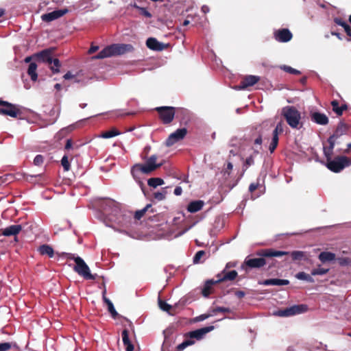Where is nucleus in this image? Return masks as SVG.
Masks as SVG:
<instances>
[{"mask_svg":"<svg viewBox=\"0 0 351 351\" xmlns=\"http://www.w3.org/2000/svg\"><path fill=\"white\" fill-rule=\"evenodd\" d=\"M48 65L49 66V69L53 74L60 73L61 63L58 58H52L51 64Z\"/></svg>","mask_w":351,"mask_h":351,"instance_id":"nucleus-33","label":"nucleus"},{"mask_svg":"<svg viewBox=\"0 0 351 351\" xmlns=\"http://www.w3.org/2000/svg\"><path fill=\"white\" fill-rule=\"evenodd\" d=\"M333 111L339 116L343 114V110L347 109V105L343 104L341 106H339V102L337 100L331 101Z\"/></svg>","mask_w":351,"mask_h":351,"instance_id":"nucleus-31","label":"nucleus"},{"mask_svg":"<svg viewBox=\"0 0 351 351\" xmlns=\"http://www.w3.org/2000/svg\"><path fill=\"white\" fill-rule=\"evenodd\" d=\"M22 230L20 224L12 225L3 230L2 234L5 237L16 236Z\"/></svg>","mask_w":351,"mask_h":351,"instance_id":"nucleus-21","label":"nucleus"},{"mask_svg":"<svg viewBox=\"0 0 351 351\" xmlns=\"http://www.w3.org/2000/svg\"><path fill=\"white\" fill-rule=\"evenodd\" d=\"M334 22L337 25L341 26L344 29L347 35L351 37V27H350L349 25H348V23L346 21H343L340 18H335L334 19Z\"/></svg>","mask_w":351,"mask_h":351,"instance_id":"nucleus-32","label":"nucleus"},{"mask_svg":"<svg viewBox=\"0 0 351 351\" xmlns=\"http://www.w3.org/2000/svg\"><path fill=\"white\" fill-rule=\"evenodd\" d=\"M134 47L130 44H112L100 51L95 58L96 59H104L114 56L123 55L127 52L132 51Z\"/></svg>","mask_w":351,"mask_h":351,"instance_id":"nucleus-2","label":"nucleus"},{"mask_svg":"<svg viewBox=\"0 0 351 351\" xmlns=\"http://www.w3.org/2000/svg\"><path fill=\"white\" fill-rule=\"evenodd\" d=\"M37 64L35 62H30L27 73L29 75L32 81L36 82L38 80V74L36 73Z\"/></svg>","mask_w":351,"mask_h":351,"instance_id":"nucleus-29","label":"nucleus"},{"mask_svg":"<svg viewBox=\"0 0 351 351\" xmlns=\"http://www.w3.org/2000/svg\"><path fill=\"white\" fill-rule=\"evenodd\" d=\"M295 278L298 280H304V281H306V282H311V283H313L315 282L313 278L311 275H309L304 271H300V272L296 274Z\"/></svg>","mask_w":351,"mask_h":351,"instance_id":"nucleus-34","label":"nucleus"},{"mask_svg":"<svg viewBox=\"0 0 351 351\" xmlns=\"http://www.w3.org/2000/svg\"><path fill=\"white\" fill-rule=\"evenodd\" d=\"M259 181H260V178H258L257 179V182L256 183H252V184H250V185L249 186V191L250 192H253L254 191H255L258 187V186L260 185Z\"/></svg>","mask_w":351,"mask_h":351,"instance_id":"nucleus-51","label":"nucleus"},{"mask_svg":"<svg viewBox=\"0 0 351 351\" xmlns=\"http://www.w3.org/2000/svg\"><path fill=\"white\" fill-rule=\"evenodd\" d=\"M210 316H213L212 313L211 314H202L196 317V320L198 322H202V321H204V320L208 319Z\"/></svg>","mask_w":351,"mask_h":351,"instance_id":"nucleus-52","label":"nucleus"},{"mask_svg":"<svg viewBox=\"0 0 351 351\" xmlns=\"http://www.w3.org/2000/svg\"><path fill=\"white\" fill-rule=\"evenodd\" d=\"M12 348V343H11V342L0 343V351H8Z\"/></svg>","mask_w":351,"mask_h":351,"instance_id":"nucleus-46","label":"nucleus"},{"mask_svg":"<svg viewBox=\"0 0 351 351\" xmlns=\"http://www.w3.org/2000/svg\"><path fill=\"white\" fill-rule=\"evenodd\" d=\"M174 194L177 196L180 195L182 193V189L181 186H176L173 191Z\"/></svg>","mask_w":351,"mask_h":351,"instance_id":"nucleus-56","label":"nucleus"},{"mask_svg":"<svg viewBox=\"0 0 351 351\" xmlns=\"http://www.w3.org/2000/svg\"><path fill=\"white\" fill-rule=\"evenodd\" d=\"M210 9L208 8V6L204 5L202 7V12H204V14H206L209 12Z\"/></svg>","mask_w":351,"mask_h":351,"instance_id":"nucleus-64","label":"nucleus"},{"mask_svg":"<svg viewBox=\"0 0 351 351\" xmlns=\"http://www.w3.org/2000/svg\"><path fill=\"white\" fill-rule=\"evenodd\" d=\"M218 312L230 313V312H231V309L229 308H227V307L217 306L215 308L212 310V315H215Z\"/></svg>","mask_w":351,"mask_h":351,"instance_id":"nucleus-44","label":"nucleus"},{"mask_svg":"<svg viewBox=\"0 0 351 351\" xmlns=\"http://www.w3.org/2000/svg\"><path fill=\"white\" fill-rule=\"evenodd\" d=\"M308 310V306L306 304H296L293 305L290 307L286 308L285 309L278 310L274 312V315L287 317L295 315H299L303 313L306 312Z\"/></svg>","mask_w":351,"mask_h":351,"instance_id":"nucleus-8","label":"nucleus"},{"mask_svg":"<svg viewBox=\"0 0 351 351\" xmlns=\"http://www.w3.org/2000/svg\"><path fill=\"white\" fill-rule=\"evenodd\" d=\"M289 254V252L275 250L273 249H266L262 250V252L258 254L265 257H279ZM290 255L292 258V260L294 261L308 260V254L306 252L295 250L290 252Z\"/></svg>","mask_w":351,"mask_h":351,"instance_id":"nucleus-4","label":"nucleus"},{"mask_svg":"<svg viewBox=\"0 0 351 351\" xmlns=\"http://www.w3.org/2000/svg\"><path fill=\"white\" fill-rule=\"evenodd\" d=\"M205 254V252L204 250L197 251L193 258V262L194 264H197L199 263L201 258Z\"/></svg>","mask_w":351,"mask_h":351,"instance_id":"nucleus-45","label":"nucleus"},{"mask_svg":"<svg viewBox=\"0 0 351 351\" xmlns=\"http://www.w3.org/2000/svg\"><path fill=\"white\" fill-rule=\"evenodd\" d=\"M348 130L347 125L342 121H340L335 131V132L331 135L332 137L335 138H339L341 136L345 134Z\"/></svg>","mask_w":351,"mask_h":351,"instance_id":"nucleus-27","label":"nucleus"},{"mask_svg":"<svg viewBox=\"0 0 351 351\" xmlns=\"http://www.w3.org/2000/svg\"><path fill=\"white\" fill-rule=\"evenodd\" d=\"M254 164V159L253 156H250L245 160L244 163V167L247 169L250 166L253 165Z\"/></svg>","mask_w":351,"mask_h":351,"instance_id":"nucleus-49","label":"nucleus"},{"mask_svg":"<svg viewBox=\"0 0 351 351\" xmlns=\"http://www.w3.org/2000/svg\"><path fill=\"white\" fill-rule=\"evenodd\" d=\"M187 134V130L185 128H179L171 133L166 140V145L172 146L176 143L183 139Z\"/></svg>","mask_w":351,"mask_h":351,"instance_id":"nucleus-12","label":"nucleus"},{"mask_svg":"<svg viewBox=\"0 0 351 351\" xmlns=\"http://www.w3.org/2000/svg\"><path fill=\"white\" fill-rule=\"evenodd\" d=\"M72 147H73V143H72L71 139H67L64 148L66 149H70L72 148Z\"/></svg>","mask_w":351,"mask_h":351,"instance_id":"nucleus-57","label":"nucleus"},{"mask_svg":"<svg viewBox=\"0 0 351 351\" xmlns=\"http://www.w3.org/2000/svg\"><path fill=\"white\" fill-rule=\"evenodd\" d=\"M61 165L65 171H68L70 169L71 165L69 162L68 156L64 155L61 160Z\"/></svg>","mask_w":351,"mask_h":351,"instance_id":"nucleus-43","label":"nucleus"},{"mask_svg":"<svg viewBox=\"0 0 351 351\" xmlns=\"http://www.w3.org/2000/svg\"><path fill=\"white\" fill-rule=\"evenodd\" d=\"M339 263L341 266H345L349 264L350 261L348 258H341L338 259Z\"/></svg>","mask_w":351,"mask_h":351,"instance_id":"nucleus-54","label":"nucleus"},{"mask_svg":"<svg viewBox=\"0 0 351 351\" xmlns=\"http://www.w3.org/2000/svg\"><path fill=\"white\" fill-rule=\"evenodd\" d=\"M1 106L2 107L0 108V114L2 115L16 118L21 113L20 106L19 105L4 101Z\"/></svg>","mask_w":351,"mask_h":351,"instance_id":"nucleus-9","label":"nucleus"},{"mask_svg":"<svg viewBox=\"0 0 351 351\" xmlns=\"http://www.w3.org/2000/svg\"><path fill=\"white\" fill-rule=\"evenodd\" d=\"M310 117L313 122L320 125H326L329 121L328 117L324 113L319 112H311Z\"/></svg>","mask_w":351,"mask_h":351,"instance_id":"nucleus-17","label":"nucleus"},{"mask_svg":"<svg viewBox=\"0 0 351 351\" xmlns=\"http://www.w3.org/2000/svg\"><path fill=\"white\" fill-rule=\"evenodd\" d=\"M260 80V77L257 75H246L240 84L235 87L236 90H244L248 86H252L256 84Z\"/></svg>","mask_w":351,"mask_h":351,"instance_id":"nucleus-14","label":"nucleus"},{"mask_svg":"<svg viewBox=\"0 0 351 351\" xmlns=\"http://www.w3.org/2000/svg\"><path fill=\"white\" fill-rule=\"evenodd\" d=\"M157 160V156L156 154L152 155L147 160H146L144 165L141 164H136L134 165L132 169L131 173L133 178L136 180L138 178V173L141 172L145 174H149L152 171L156 170L158 167L162 166V163H156Z\"/></svg>","mask_w":351,"mask_h":351,"instance_id":"nucleus-3","label":"nucleus"},{"mask_svg":"<svg viewBox=\"0 0 351 351\" xmlns=\"http://www.w3.org/2000/svg\"><path fill=\"white\" fill-rule=\"evenodd\" d=\"M99 207L103 211L106 226L126 233L123 229L128 228L132 223L130 213L122 210L119 203L110 198H101Z\"/></svg>","mask_w":351,"mask_h":351,"instance_id":"nucleus-1","label":"nucleus"},{"mask_svg":"<svg viewBox=\"0 0 351 351\" xmlns=\"http://www.w3.org/2000/svg\"><path fill=\"white\" fill-rule=\"evenodd\" d=\"M152 206L151 204H147L145 207H144L143 209L138 210L136 211L134 217L136 219L139 220L141 219V217L144 215L145 212L148 210L149 208Z\"/></svg>","mask_w":351,"mask_h":351,"instance_id":"nucleus-40","label":"nucleus"},{"mask_svg":"<svg viewBox=\"0 0 351 351\" xmlns=\"http://www.w3.org/2000/svg\"><path fill=\"white\" fill-rule=\"evenodd\" d=\"M258 284L265 286H283L288 285L289 280L287 279L269 278L261 281Z\"/></svg>","mask_w":351,"mask_h":351,"instance_id":"nucleus-20","label":"nucleus"},{"mask_svg":"<svg viewBox=\"0 0 351 351\" xmlns=\"http://www.w3.org/2000/svg\"><path fill=\"white\" fill-rule=\"evenodd\" d=\"M98 49H99V47L98 46H91L90 48L88 50V53H93L94 52H95Z\"/></svg>","mask_w":351,"mask_h":351,"instance_id":"nucleus-61","label":"nucleus"},{"mask_svg":"<svg viewBox=\"0 0 351 351\" xmlns=\"http://www.w3.org/2000/svg\"><path fill=\"white\" fill-rule=\"evenodd\" d=\"M283 70L289 73H291V74H294V75H299L300 74V71L295 69H293L292 68L291 66H286V65H284L283 67H282Z\"/></svg>","mask_w":351,"mask_h":351,"instance_id":"nucleus-47","label":"nucleus"},{"mask_svg":"<svg viewBox=\"0 0 351 351\" xmlns=\"http://www.w3.org/2000/svg\"><path fill=\"white\" fill-rule=\"evenodd\" d=\"M43 156L40 154H38L35 156L34 159V164L36 166H39L43 163Z\"/></svg>","mask_w":351,"mask_h":351,"instance_id":"nucleus-50","label":"nucleus"},{"mask_svg":"<svg viewBox=\"0 0 351 351\" xmlns=\"http://www.w3.org/2000/svg\"><path fill=\"white\" fill-rule=\"evenodd\" d=\"M245 264L250 268H261L266 264V261L264 258H246Z\"/></svg>","mask_w":351,"mask_h":351,"instance_id":"nucleus-19","label":"nucleus"},{"mask_svg":"<svg viewBox=\"0 0 351 351\" xmlns=\"http://www.w3.org/2000/svg\"><path fill=\"white\" fill-rule=\"evenodd\" d=\"M167 193V187L162 188L161 191L156 192L154 193V197L157 201H162L165 199Z\"/></svg>","mask_w":351,"mask_h":351,"instance_id":"nucleus-37","label":"nucleus"},{"mask_svg":"<svg viewBox=\"0 0 351 351\" xmlns=\"http://www.w3.org/2000/svg\"><path fill=\"white\" fill-rule=\"evenodd\" d=\"M237 276V272L235 270H232L228 272H225V270H223L222 274H219L217 275V282H219L225 280H233Z\"/></svg>","mask_w":351,"mask_h":351,"instance_id":"nucleus-22","label":"nucleus"},{"mask_svg":"<svg viewBox=\"0 0 351 351\" xmlns=\"http://www.w3.org/2000/svg\"><path fill=\"white\" fill-rule=\"evenodd\" d=\"M38 252L41 255H47L50 258H52L54 255L53 249L49 245L44 244L38 247Z\"/></svg>","mask_w":351,"mask_h":351,"instance_id":"nucleus-30","label":"nucleus"},{"mask_svg":"<svg viewBox=\"0 0 351 351\" xmlns=\"http://www.w3.org/2000/svg\"><path fill=\"white\" fill-rule=\"evenodd\" d=\"M141 10V14L147 18H151L152 14L151 13L145 8H140Z\"/></svg>","mask_w":351,"mask_h":351,"instance_id":"nucleus-53","label":"nucleus"},{"mask_svg":"<svg viewBox=\"0 0 351 351\" xmlns=\"http://www.w3.org/2000/svg\"><path fill=\"white\" fill-rule=\"evenodd\" d=\"M68 12L69 10L67 8L56 10L53 12L43 14L41 16V19L45 22H51L60 18Z\"/></svg>","mask_w":351,"mask_h":351,"instance_id":"nucleus-15","label":"nucleus"},{"mask_svg":"<svg viewBox=\"0 0 351 351\" xmlns=\"http://www.w3.org/2000/svg\"><path fill=\"white\" fill-rule=\"evenodd\" d=\"M146 45L149 49L156 51H161L166 47L165 44L159 42L156 38L152 37L147 38Z\"/></svg>","mask_w":351,"mask_h":351,"instance_id":"nucleus-18","label":"nucleus"},{"mask_svg":"<svg viewBox=\"0 0 351 351\" xmlns=\"http://www.w3.org/2000/svg\"><path fill=\"white\" fill-rule=\"evenodd\" d=\"M274 37L278 42L287 43L291 40L293 34L289 29L283 28L275 31L274 33Z\"/></svg>","mask_w":351,"mask_h":351,"instance_id":"nucleus-13","label":"nucleus"},{"mask_svg":"<svg viewBox=\"0 0 351 351\" xmlns=\"http://www.w3.org/2000/svg\"><path fill=\"white\" fill-rule=\"evenodd\" d=\"M318 258L323 263L331 262L335 260V254L330 252H322L319 254Z\"/></svg>","mask_w":351,"mask_h":351,"instance_id":"nucleus-28","label":"nucleus"},{"mask_svg":"<svg viewBox=\"0 0 351 351\" xmlns=\"http://www.w3.org/2000/svg\"><path fill=\"white\" fill-rule=\"evenodd\" d=\"M233 165L230 162H228L227 164V169L224 171V175H230L229 171L232 169Z\"/></svg>","mask_w":351,"mask_h":351,"instance_id":"nucleus-55","label":"nucleus"},{"mask_svg":"<svg viewBox=\"0 0 351 351\" xmlns=\"http://www.w3.org/2000/svg\"><path fill=\"white\" fill-rule=\"evenodd\" d=\"M53 52L54 48L53 47L45 49L39 52L34 53V60L40 62L51 64V60L53 58L52 55Z\"/></svg>","mask_w":351,"mask_h":351,"instance_id":"nucleus-11","label":"nucleus"},{"mask_svg":"<svg viewBox=\"0 0 351 351\" xmlns=\"http://www.w3.org/2000/svg\"><path fill=\"white\" fill-rule=\"evenodd\" d=\"M108 306V310L109 313L111 314L112 317L115 319L118 315V313L117 312L113 303L109 304Z\"/></svg>","mask_w":351,"mask_h":351,"instance_id":"nucleus-48","label":"nucleus"},{"mask_svg":"<svg viewBox=\"0 0 351 351\" xmlns=\"http://www.w3.org/2000/svg\"><path fill=\"white\" fill-rule=\"evenodd\" d=\"M218 283L217 280L210 279L205 282L204 287L202 290V294L204 298H208L211 293V289L214 285Z\"/></svg>","mask_w":351,"mask_h":351,"instance_id":"nucleus-24","label":"nucleus"},{"mask_svg":"<svg viewBox=\"0 0 351 351\" xmlns=\"http://www.w3.org/2000/svg\"><path fill=\"white\" fill-rule=\"evenodd\" d=\"M195 343V341L192 339H186L182 343L177 346V351H182L186 347L191 346Z\"/></svg>","mask_w":351,"mask_h":351,"instance_id":"nucleus-38","label":"nucleus"},{"mask_svg":"<svg viewBox=\"0 0 351 351\" xmlns=\"http://www.w3.org/2000/svg\"><path fill=\"white\" fill-rule=\"evenodd\" d=\"M235 295L239 298H242L245 295V293L243 291H237L235 292Z\"/></svg>","mask_w":351,"mask_h":351,"instance_id":"nucleus-58","label":"nucleus"},{"mask_svg":"<svg viewBox=\"0 0 351 351\" xmlns=\"http://www.w3.org/2000/svg\"><path fill=\"white\" fill-rule=\"evenodd\" d=\"M156 110L158 112L160 118L164 124L170 123L175 116V108L171 106L157 107Z\"/></svg>","mask_w":351,"mask_h":351,"instance_id":"nucleus-10","label":"nucleus"},{"mask_svg":"<svg viewBox=\"0 0 351 351\" xmlns=\"http://www.w3.org/2000/svg\"><path fill=\"white\" fill-rule=\"evenodd\" d=\"M34 60V54L32 56H27L26 57L25 59H24V62L25 63H29L31 62L32 60Z\"/></svg>","mask_w":351,"mask_h":351,"instance_id":"nucleus-63","label":"nucleus"},{"mask_svg":"<svg viewBox=\"0 0 351 351\" xmlns=\"http://www.w3.org/2000/svg\"><path fill=\"white\" fill-rule=\"evenodd\" d=\"M350 165H351V160L345 156L335 157L333 160H331V158L327 159L326 167L334 173H339Z\"/></svg>","mask_w":351,"mask_h":351,"instance_id":"nucleus-7","label":"nucleus"},{"mask_svg":"<svg viewBox=\"0 0 351 351\" xmlns=\"http://www.w3.org/2000/svg\"><path fill=\"white\" fill-rule=\"evenodd\" d=\"M278 136H272L271 142L269 147V150L271 153H273L276 148L278 143Z\"/></svg>","mask_w":351,"mask_h":351,"instance_id":"nucleus-42","label":"nucleus"},{"mask_svg":"<svg viewBox=\"0 0 351 351\" xmlns=\"http://www.w3.org/2000/svg\"><path fill=\"white\" fill-rule=\"evenodd\" d=\"M63 77L64 80H70L74 77V75L70 71H68L66 74L64 75Z\"/></svg>","mask_w":351,"mask_h":351,"instance_id":"nucleus-59","label":"nucleus"},{"mask_svg":"<svg viewBox=\"0 0 351 351\" xmlns=\"http://www.w3.org/2000/svg\"><path fill=\"white\" fill-rule=\"evenodd\" d=\"M275 129H276L278 131H279V132H282L283 131V128H282V123L281 122H279Z\"/></svg>","mask_w":351,"mask_h":351,"instance_id":"nucleus-62","label":"nucleus"},{"mask_svg":"<svg viewBox=\"0 0 351 351\" xmlns=\"http://www.w3.org/2000/svg\"><path fill=\"white\" fill-rule=\"evenodd\" d=\"M147 184L149 186L156 188L164 184V180L160 178H152L147 180Z\"/></svg>","mask_w":351,"mask_h":351,"instance_id":"nucleus-35","label":"nucleus"},{"mask_svg":"<svg viewBox=\"0 0 351 351\" xmlns=\"http://www.w3.org/2000/svg\"><path fill=\"white\" fill-rule=\"evenodd\" d=\"M329 271V269H326L323 267H319L318 268H315L312 269L311 276H323L326 274Z\"/></svg>","mask_w":351,"mask_h":351,"instance_id":"nucleus-39","label":"nucleus"},{"mask_svg":"<svg viewBox=\"0 0 351 351\" xmlns=\"http://www.w3.org/2000/svg\"><path fill=\"white\" fill-rule=\"evenodd\" d=\"M337 138L330 136L328 138V143H329L328 147H324V154L326 156V159L331 158L332 154V151L335 145V141Z\"/></svg>","mask_w":351,"mask_h":351,"instance_id":"nucleus-25","label":"nucleus"},{"mask_svg":"<svg viewBox=\"0 0 351 351\" xmlns=\"http://www.w3.org/2000/svg\"><path fill=\"white\" fill-rule=\"evenodd\" d=\"M121 336H122V340H123V345L125 346V350L126 351H133L134 346L131 343V341L129 339L128 330L127 329H124L122 331Z\"/></svg>","mask_w":351,"mask_h":351,"instance_id":"nucleus-26","label":"nucleus"},{"mask_svg":"<svg viewBox=\"0 0 351 351\" xmlns=\"http://www.w3.org/2000/svg\"><path fill=\"white\" fill-rule=\"evenodd\" d=\"M282 114L291 128L300 129L302 127V124L300 123V112L294 106H287L284 107L282 109Z\"/></svg>","mask_w":351,"mask_h":351,"instance_id":"nucleus-6","label":"nucleus"},{"mask_svg":"<svg viewBox=\"0 0 351 351\" xmlns=\"http://www.w3.org/2000/svg\"><path fill=\"white\" fill-rule=\"evenodd\" d=\"M214 328H215V327L213 326H209L201 328L189 332L188 333V336L190 338V339H196L197 340H201L204 338V335L206 333L212 331Z\"/></svg>","mask_w":351,"mask_h":351,"instance_id":"nucleus-16","label":"nucleus"},{"mask_svg":"<svg viewBox=\"0 0 351 351\" xmlns=\"http://www.w3.org/2000/svg\"><path fill=\"white\" fill-rule=\"evenodd\" d=\"M204 205L203 200H194L191 202L187 206V210L191 213H195L200 210Z\"/></svg>","mask_w":351,"mask_h":351,"instance_id":"nucleus-23","label":"nucleus"},{"mask_svg":"<svg viewBox=\"0 0 351 351\" xmlns=\"http://www.w3.org/2000/svg\"><path fill=\"white\" fill-rule=\"evenodd\" d=\"M158 305L160 308L165 312H168L171 308V305L167 304L166 302L158 299Z\"/></svg>","mask_w":351,"mask_h":351,"instance_id":"nucleus-41","label":"nucleus"},{"mask_svg":"<svg viewBox=\"0 0 351 351\" xmlns=\"http://www.w3.org/2000/svg\"><path fill=\"white\" fill-rule=\"evenodd\" d=\"M263 142L262 136L260 135L258 136L254 141V144L261 145Z\"/></svg>","mask_w":351,"mask_h":351,"instance_id":"nucleus-60","label":"nucleus"},{"mask_svg":"<svg viewBox=\"0 0 351 351\" xmlns=\"http://www.w3.org/2000/svg\"><path fill=\"white\" fill-rule=\"evenodd\" d=\"M121 133L116 129H112L109 131H106L101 134L99 136L103 138H110L117 136H119Z\"/></svg>","mask_w":351,"mask_h":351,"instance_id":"nucleus-36","label":"nucleus"},{"mask_svg":"<svg viewBox=\"0 0 351 351\" xmlns=\"http://www.w3.org/2000/svg\"><path fill=\"white\" fill-rule=\"evenodd\" d=\"M67 258L73 260L75 263L73 270L80 276L86 280H95L97 274H92L90 268L85 261L79 256L75 254H68Z\"/></svg>","mask_w":351,"mask_h":351,"instance_id":"nucleus-5","label":"nucleus"}]
</instances>
